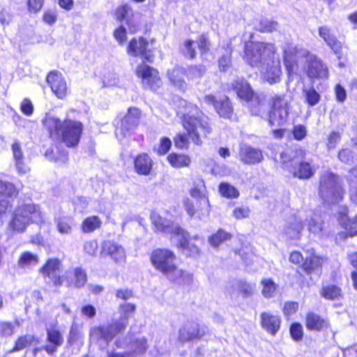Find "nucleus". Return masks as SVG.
<instances>
[{
	"label": "nucleus",
	"instance_id": "obj_1",
	"mask_svg": "<svg viewBox=\"0 0 357 357\" xmlns=\"http://www.w3.org/2000/svg\"><path fill=\"white\" fill-rule=\"evenodd\" d=\"M284 63L289 74V83L294 79L298 81L302 70L310 79H321L328 75V68L320 59L291 44L284 47Z\"/></svg>",
	"mask_w": 357,
	"mask_h": 357
},
{
	"label": "nucleus",
	"instance_id": "obj_2",
	"mask_svg": "<svg viewBox=\"0 0 357 357\" xmlns=\"http://www.w3.org/2000/svg\"><path fill=\"white\" fill-rule=\"evenodd\" d=\"M245 59L258 68L270 83L279 82L282 73L280 61L273 43L250 42L245 47Z\"/></svg>",
	"mask_w": 357,
	"mask_h": 357
},
{
	"label": "nucleus",
	"instance_id": "obj_3",
	"mask_svg": "<svg viewBox=\"0 0 357 357\" xmlns=\"http://www.w3.org/2000/svg\"><path fill=\"white\" fill-rule=\"evenodd\" d=\"M177 114L183 118V127L191 140L198 146L212 132L208 118L192 103L178 99Z\"/></svg>",
	"mask_w": 357,
	"mask_h": 357
},
{
	"label": "nucleus",
	"instance_id": "obj_4",
	"mask_svg": "<svg viewBox=\"0 0 357 357\" xmlns=\"http://www.w3.org/2000/svg\"><path fill=\"white\" fill-rule=\"evenodd\" d=\"M43 122L52 139H60L68 147L78 144L83 130L81 122L67 119L61 121L52 116H45Z\"/></svg>",
	"mask_w": 357,
	"mask_h": 357
},
{
	"label": "nucleus",
	"instance_id": "obj_5",
	"mask_svg": "<svg viewBox=\"0 0 357 357\" xmlns=\"http://www.w3.org/2000/svg\"><path fill=\"white\" fill-rule=\"evenodd\" d=\"M175 261V254L167 249L155 250L151 255V261L153 267L162 273L169 280L179 283L191 282L192 275L178 268Z\"/></svg>",
	"mask_w": 357,
	"mask_h": 357
},
{
	"label": "nucleus",
	"instance_id": "obj_6",
	"mask_svg": "<svg viewBox=\"0 0 357 357\" xmlns=\"http://www.w3.org/2000/svg\"><path fill=\"white\" fill-rule=\"evenodd\" d=\"M45 221V214L38 206L26 204L18 207L15 211L10 227L14 231L22 232L30 223L42 224Z\"/></svg>",
	"mask_w": 357,
	"mask_h": 357
},
{
	"label": "nucleus",
	"instance_id": "obj_7",
	"mask_svg": "<svg viewBox=\"0 0 357 357\" xmlns=\"http://www.w3.org/2000/svg\"><path fill=\"white\" fill-rule=\"evenodd\" d=\"M344 190L339 177L331 173L325 172L320 178L319 196L329 204L338 203L343 197Z\"/></svg>",
	"mask_w": 357,
	"mask_h": 357
},
{
	"label": "nucleus",
	"instance_id": "obj_8",
	"mask_svg": "<svg viewBox=\"0 0 357 357\" xmlns=\"http://www.w3.org/2000/svg\"><path fill=\"white\" fill-rule=\"evenodd\" d=\"M152 224L158 231L172 234L176 236H181L183 241H181V246H185L187 241V232L182 229L178 224L173 222L171 220L166 218L157 212H153L151 215Z\"/></svg>",
	"mask_w": 357,
	"mask_h": 357
},
{
	"label": "nucleus",
	"instance_id": "obj_9",
	"mask_svg": "<svg viewBox=\"0 0 357 357\" xmlns=\"http://www.w3.org/2000/svg\"><path fill=\"white\" fill-rule=\"evenodd\" d=\"M281 159L283 167L287 169L294 176L299 178H309L315 172V169L310 165L309 162H301L297 166V162L294 159H291L290 154L288 152H283L281 153Z\"/></svg>",
	"mask_w": 357,
	"mask_h": 357
},
{
	"label": "nucleus",
	"instance_id": "obj_10",
	"mask_svg": "<svg viewBox=\"0 0 357 357\" xmlns=\"http://www.w3.org/2000/svg\"><path fill=\"white\" fill-rule=\"evenodd\" d=\"M61 261L57 258H51L40 268L39 272L46 282L59 286L63 282V277L61 276Z\"/></svg>",
	"mask_w": 357,
	"mask_h": 357
},
{
	"label": "nucleus",
	"instance_id": "obj_11",
	"mask_svg": "<svg viewBox=\"0 0 357 357\" xmlns=\"http://www.w3.org/2000/svg\"><path fill=\"white\" fill-rule=\"evenodd\" d=\"M287 101L281 98L274 99L273 108L268 115V122L272 126H281L289 115Z\"/></svg>",
	"mask_w": 357,
	"mask_h": 357
},
{
	"label": "nucleus",
	"instance_id": "obj_12",
	"mask_svg": "<svg viewBox=\"0 0 357 357\" xmlns=\"http://www.w3.org/2000/svg\"><path fill=\"white\" fill-rule=\"evenodd\" d=\"M141 111L137 107H130L127 114L121 120V126L116 128V137H126L135 129L139 123Z\"/></svg>",
	"mask_w": 357,
	"mask_h": 357
},
{
	"label": "nucleus",
	"instance_id": "obj_13",
	"mask_svg": "<svg viewBox=\"0 0 357 357\" xmlns=\"http://www.w3.org/2000/svg\"><path fill=\"white\" fill-rule=\"evenodd\" d=\"M136 306L130 303L121 304L119 308L120 317L113 324V336L114 332L116 333L123 331L128 324V319L132 317L135 312Z\"/></svg>",
	"mask_w": 357,
	"mask_h": 357
},
{
	"label": "nucleus",
	"instance_id": "obj_14",
	"mask_svg": "<svg viewBox=\"0 0 357 357\" xmlns=\"http://www.w3.org/2000/svg\"><path fill=\"white\" fill-rule=\"evenodd\" d=\"M205 101L208 104L213 105L217 113L220 116L225 119H230L233 114V107L229 98L225 96H214L208 95L205 97Z\"/></svg>",
	"mask_w": 357,
	"mask_h": 357
},
{
	"label": "nucleus",
	"instance_id": "obj_15",
	"mask_svg": "<svg viewBox=\"0 0 357 357\" xmlns=\"http://www.w3.org/2000/svg\"><path fill=\"white\" fill-rule=\"evenodd\" d=\"M206 333V328H200L194 322H188L183 324L178 331V340L181 342H185L195 339H199Z\"/></svg>",
	"mask_w": 357,
	"mask_h": 357
},
{
	"label": "nucleus",
	"instance_id": "obj_16",
	"mask_svg": "<svg viewBox=\"0 0 357 357\" xmlns=\"http://www.w3.org/2000/svg\"><path fill=\"white\" fill-rule=\"evenodd\" d=\"M238 157L240 161L246 165H255L264 159L261 150L247 144L241 146Z\"/></svg>",
	"mask_w": 357,
	"mask_h": 357
},
{
	"label": "nucleus",
	"instance_id": "obj_17",
	"mask_svg": "<svg viewBox=\"0 0 357 357\" xmlns=\"http://www.w3.org/2000/svg\"><path fill=\"white\" fill-rule=\"evenodd\" d=\"M46 341L47 344L43 347V349L49 354L52 356L56 352L59 347L63 343V337L56 327L47 328Z\"/></svg>",
	"mask_w": 357,
	"mask_h": 357
},
{
	"label": "nucleus",
	"instance_id": "obj_18",
	"mask_svg": "<svg viewBox=\"0 0 357 357\" xmlns=\"http://www.w3.org/2000/svg\"><path fill=\"white\" fill-rule=\"evenodd\" d=\"M90 340L98 343L100 347L105 348L112 340V329L109 325L95 326L90 330Z\"/></svg>",
	"mask_w": 357,
	"mask_h": 357
},
{
	"label": "nucleus",
	"instance_id": "obj_19",
	"mask_svg": "<svg viewBox=\"0 0 357 357\" xmlns=\"http://www.w3.org/2000/svg\"><path fill=\"white\" fill-rule=\"evenodd\" d=\"M137 77H141L142 81L147 83L150 86H159L160 77L158 71L144 63L139 65L136 69Z\"/></svg>",
	"mask_w": 357,
	"mask_h": 357
},
{
	"label": "nucleus",
	"instance_id": "obj_20",
	"mask_svg": "<svg viewBox=\"0 0 357 357\" xmlns=\"http://www.w3.org/2000/svg\"><path fill=\"white\" fill-rule=\"evenodd\" d=\"M148 43L143 38H133L128 45V53L133 56L142 55L149 62L153 61V56L146 51Z\"/></svg>",
	"mask_w": 357,
	"mask_h": 357
},
{
	"label": "nucleus",
	"instance_id": "obj_21",
	"mask_svg": "<svg viewBox=\"0 0 357 357\" xmlns=\"http://www.w3.org/2000/svg\"><path fill=\"white\" fill-rule=\"evenodd\" d=\"M319 33L337 57L339 59L342 58L343 56L342 43L331 33L330 29L326 26H321L319 28Z\"/></svg>",
	"mask_w": 357,
	"mask_h": 357
},
{
	"label": "nucleus",
	"instance_id": "obj_22",
	"mask_svg": "<svg viewBox=\"0 0 357 357\" xmlns=\"http://www.w3.org/2000/svg\"><path fill=\"white\" fill-rule=\"evenodd\" d=\"M261 327L268 333L275 335L280 327V318L270 312H262L260 315Z\"/></svg>",
	"mask_w": 357,
	"mask_h": 357
},
{
	"label": "nucleus",
	"instance_id": "obj_23",
	"mask_svg": "<svg viewBox=\"0 0 357 357\" xmlns=\"http://www.w3.org/2000/svg\"><path fill=\"white\" fill-rule=\"evenodd\" d=\"M303 229V225L301 220L295 217L288 222L284 227L283 234L287 238L291 240L299 239L301 238Z\"/></svg>",
	"mask_w": 357,
	"mask_h": 357
},
{
	"label": "nucleus",
	"instance_id": "obj_24",
	"mask_svg": "<svg viewBox=\"0 0 357 357\" xmlns=\"http://www.w3.org/2000/svg\"><path fill=\"white\" fill-rule=\"evenodd\" d=\"M11 149L15 167L18 172L20 174H26L29 171V168L24 162V157L21 144L15 141L12 144Z\"/></svg>",
	"mask_w": 357,
	"mask_h": 357
},
{
	"label": "nucleus",
	"instance_id": "obj_25",
	"mask_svg": "<svg viewBox=\"0 0 357 357\" xmlns=\"http://www.w3.org/2000/svg\"><path fill=\"white\" fill-rule=\"evenodd\" d=\"M46 82L51 89H66L67 84L63 74L58 70L50 72L46 77Z\"/></svg>",
	"mask_w": 357,
	"mask_h": 357
},
{
	"label": "nucleus",
	"instance_id": "obj_26",
	"mask_svg": "<svg viewBox=\"0 0 357 357\" xmlns=\"http://www.w3.org/2000/svg\"><path fill=\"white\" fill-rule=\"evenodd\" d=\"M152 160L147 154L138 155L135 160V167L138 174L147 175L152 168Z\"/></svg>",
	"mask_w": 357,
	"mask_h": 357
},
{
	"label": "nucleus",
	"instance_id": "obj_27",
	"mask_svg": "<svg viewBox=\"0 0 357 357\" xmlns=\"http://www.w3.org/2000/svg\"><path fill=\"white\" fill-rule=\"evenodd\" d=\"M167 161L174 168L188 167L192 162L191 158L183 153H172L167 156Z\"/></svg>",
	"mask_w": 357,
	"mask_h": 357
},
{
	"label": "nucleus",
	"instance_id": "obj_28",
	"mask_svg": "<svg viewBox=\"0 0 357 357\" xmlns=\"http://www.w3.org/2000/svg\"><path fill=\"white\" fill-rule=\"evenodd\" d=\"M309 231L316 236L321 237L324 235V222L318 215H314L307 220Z\"/></svg>",
	"mask_w": 357,
	"mask_h": 357
},
{
	"label": "nucleus",
	"instance_id": "obj_29",
	"mask_svg": "<svg viewBox=\"0 0 357 357\" xmlns=\"http://www.w3.org/2000/svg\"><path fill=\"white\" fill-rule=\"evenodd\" d=\"M328 326V321L314 313H309L306 317V327L309 330L320 331Z\"/></svg>",
	"mask_w": 357,
	"mask_h": 357
},
{
	"label": "nucleus",
	"instance_id": "obj_30",
	"mask_svg": "<svg viewBox=\"0 0 357 357\" xmlns=\"http://www.w3.org/2000/svg\"><path fill=\"white\" fill-rule=\"evenodd\" d=\"M168 77L172 86L178 88H183L185 86L184 81V73L181 69L175 68L168 72Z\"/></svg>",
	"mask_w": 357,
	"mask_h": 357
},
{
	"label": "nucleus",
	"instance_id": "obj_31",
	"mask_svg": "<svg viewBox=\"0 0 357 357\" xmlns=\"http://www.w3.org/2000/svg\"><path fill=\"white\" fill-rule=\"evenodd\" d=\"M351 199L357 202V167L351 169L348 175Z\"/></svg>",
	"mask_w": 357,
	"mask_h": 357
},
{
	"label": "nucleus",
	"instance_id": "obj_32",
	"mask_svg": "<svg viewBox=\"0 0 357 357\" xmlns=\"http://www.w3.org/2000/svg\"><path fill=\"white\" fill-rule=\"evenodd\" d=\"M321 294L328 300H339L342 297L341 289L336 285H329L324 287Z\"/></svg>",
	"mask_w": 357,
	"mask_h": 357
},
{
	"label": "nucleus",
	"instance_id": "obj_33",
	"mask_svg": "<svg viewBox=\"0 0 357 357\" xmlns=\"http://www.w3.org/2000/svg\"><path fill=\"white\" fill-rule=\"evenodd\" d=\"M231 238V234L223 229H219L208 238V243L213 248H218L221 243Z\"/></svg>",
	"mask_w": 357,
	"mask_h": 357
},
{
	"label": "nucleus",
	"instance_id": "obj_34",
	"mask_svg": "<svg viewBox=\"0 0 357 357\" xmlns=\"http://www.w3.org/2000/svg\"><path fill=\"white\" fill-rule=\"evenodd\" d=\"M101 225V221L98 216L86 218L82 224V229L84 233L92 232L98 229Z\"/></svg>",
	"mask_w": 357,
	"mask_h": 357
},
{
	"label": "nucleus",
	"instance_id": "obj_35",
	"mask_svg": "<svg viewBox=\"0 0 357 357\" xmlns=\"http://www.w3.org/2000/svg\"><path fill=\"white\" fill-rule=\"evenodd\" d=\"M262 286L261 293L265 298H271L274 296L276 290L277 284L269 278L264 279L261 282Z\"/></svg>",
	"mask_w": 357,
	"mask_h": 357
},
{
	"label": "nucleus",
	"instance_id": "obj_36",
	"mask_svg": "<svg viewBox=\"0 0 357 357\" xmlns=\"http://www.w3.org/2000/svg\"><path fill=\"white\" fill-rule=\"evenodd\" d=\"M238 96L243 100L249 103L250 106H255L260 102L259 97L254 91H237Z\"/></svg>",
	"mask_w": 357,
	"mask_h": 357
},
{
	"label": "nucleus",
	"instance_id": "obj_37",
	"mask_svg": "<svg viewBox=\"0 0 357 357\" xmlns=\"http://www.w3.org/2000/svg\"><path fill=\"white\" fill-rule=\"evenodd\" d=\"M197 43L192 40H185L181 47L183 54L188 58L194 59L196 56Z\"/></svg>",
	"mask_w": 357,
	"mask_h": 357
},
{
	"label": "nucleus",
	"instance_id": "obj_38",
	"mask_svg": "<svg viewBox=\"0 0 357 357\" xmlns=\"http://www.w3.org/2000/svg\"><path fill=\"white\" fill-rule=\"evenodd\" d=\"M39 260L36 255L29 252H24L19 259V265L22 267H27L38 264Z\"/></svg>",
	"mask_w": 357,
	"mask_h": 357
},
{
	"label": "nucleus",
	"instance_id": "obj_39",
	"mask_svg": "<svg viewBox=\"0 0 357 357\" xmlns=\"http://www.w3.org/2000/svg\"><path fill=\"white\" fill-rule=\"evenodd\" d=\"M219 192L222 196L227 198H236L239 195V192L236 188L227 183L220 184Z\"/></svg>",
	"mask_w": 357,
	"mask_h": 357
},
{
	"label": "nucleus",
	"instance_id": "obj_40",
	"mask_svg": "<svg viewBox=\"0 0 357 357\" xmlns=\"http://www.w3.org/2000/svg\"><path fill=\"white\" fill-rule=\"evenodd\" d=\"M132 354H142L146 352L148 349L147 340L144 337L136 338L131 343Z\"/></svg>",
	"mask_w": 357,
	"mask_h": 357
},
{
	"label": "nucleus",
	"instance_id": "obj_41",
	"mask_svg": "<svg viewBox=\"0 0 357 357\" xmlns=\"http://www.w3.org/2000/svg\"><path fill=\"white\" fill-rule=\"evenodd\" d=\"M338 220L340 223L347 229L349 227H352L353 225H357V216L354 219H350L347 216V208L346 207H343L342 211L339 213Z\"/></svg>",
	"mask_w": 357,
	"mask_h": 357
},
{
	"label": "nucleus",
	"instance_id": "obj_42",
	"mask_svg": "<svg viewBox=\"0 0 357 357\" xmlns=\"http://www.w3.org/2000/svg\"><path fill=\"white\" fill-rule=\"evenodd\" d=\"M56 229L61 234H70L72 232V226L70 219L59 218L56 220Z\"/></svg>",
	"mask_w": 357,
	"mask_h": 357
},
{
	"label": "nucleus",
	"instance_id": "obj_43",
	"mask_svg": "<svg viewBox=\"0 0 357 357\" xmlns=\"http://www.w3.org/2000/svg\"><path fill=\"white\" fill-rule=\"evenodd\" d=\"M322 259L317 255H312L309 258H307L303 262L304 269L310 273L315 268L319 267L322 264Z\"/></svg>",
	"mask_w": 357,
	"mask_h": 357
},
{
	"label": "nucleus",
	"instance_id": "obj_44",
	"mask_svg": "<svg viewBox=\"0 0 357 357\" xmlns=\"http://www.w3.org/2000/svg\"><path fill=\"white\" fill-rule=\"evenodd\" d=\"M278 22L269 19H261L258 24L257 29L261 32H272L278 29Z\"/></svg>",
	"mask_w": 357,
	"mask_h": 357
},
{
	"label": "nucleus",
	"instance_id": "obj_45",
	"mask_svg": "<svg viewBox=\"0 0 357 357\" xmlns=\"http://www.w3.org/2000/svg\"><path fill=\"white\" fill-rule=\"evenodd\" d=\"M33 337L31 335H24L20 337L15 342V345L12 350H10V353L22 350L26 348L29 345L31 344L33 342Z\"/></svg>",
	"mask_w": 357,
	"mask_h": 357
},
{
	"label": "nucleus",
	"instance_id": "obj_46",
	"mask_svg": "<svg viewBox=\"0 0 357 357\" xmlns=\"http://www.w3.org/2000/svg\"><path fill=\"white\" fill-rule=\"evenodd\" d=\"M116 15L118 19L121 20H125L128 22L131 16L132 15V10L130 6L125 4L119 6L117 8Z\"/></svg>",
	"mask_w": 357,
	"mask_h": 357
},
{
	"label": "nucleus",
	"instance_id": "obj_47",
	"mask_svg": "<svg viewBox=\"0 0 357 357\" xmlns=\"http://www.w3.org/2000/svg\"><path fill=\"white\" fill-rule=\"evenodd\" d=\"M188 237H189V235L187 233V238H186L187 243L185 247L184 246L183 247L181 245V241H183V238L181 235L176 236L174 237V238H176V240L178 241V246L181 248L183 250H188L189 252L190 255H196L199 252V248L197 246L195 245L194 244L190 243L188 241Z\"/></svg>",
	"mask_w": 357,
	"mask_h": 357
},
{
	"label": "nucleus",
	"instance_id": "obj_48",
	"mask_svg": "<svg viewBox=\"0 0 357 357\" xmlns=\"http://www.w3.org/2000/svg\"><path fill=\"white\" fill-rule=\"evenodd\" d=\"M126 259L124 248L118 245H113V260L117 264H123Z\"/></svg>",
	"mask_w": 357,
	"mask_h": 357
},
{
	"label": "nucleus",
	"instance_id": "obj_49",
	"mask_svg": "<svg viewBox=\"0 0 357 357\" xmlns=\"http://www.w3.org/2000/svg\"><path fill=\"white\" fill-rule=\"evenodd\" d=\"M74 275L75 278V285L77 287H83L87 280L85 271L81 268H76L74 271Z\"/></svg>",
	"mask_w": 357,
	"mask_h": 357
},
{
	"label": "nucleus",
	"instance_id": "obj_50",
	"mask_svg": "<svg viewBox=\"0 0 357 357\" xmlns=\"http://www.w3.org/2000/svg\"><path fill=\"white\" fill-rule=\"evenodd\" d=\"M0 194L12 197L16 194V189L12 183L0 181Z\"/></svg>",
	"mask_w": 357,
	"mask_h": 357
},
{
	"label": "nucleus",
	"instance_id": "obj_51",
	"mask_svg": "<svg viewBox=\"0 0 357 357\" xmlns=\"http://www.w3.org/2000/svg\"><path fill=\"white\" fill-rule=\"evenodd\" d=\"M238 289L241 293H242L245 296H249L254 293L255 285L245 281H239Z\"/></svg>",
	"mask_w": 357,
	"mask_h": 357
},
{
	"label": "nucleus",
	"instance_id": "obj_52",
	"mask_svg": "<svg viewBox=\"0 0 357 357\" xmlns=\"http://www.w3.org/2000/svg\"><path fill=\"white\" fill-rule=\"evenodd\" d=\"M341 139V134L337 131H332L328 136L327 147L328 149L335 148L337 143Z\"/></svg>",
	"mask_w": 357,
	"mask_h": 357
},
{
	"label": "nucleus",
	"instance_id": "obj_53",
	"mask_svg": "<svg viewBox=\"0 0 357 357\" xmlns=\"http://www.w3.org/2000/svg\"><path fill=\"white\" fill-rule=\"evenodd\" d=\"M174 144L180 149H187L189 144L187 135L185 133L177 134L174 137Z\"/></svg>",
	"mask_w": 357,
	"mask_h": 357
},
{
	"label": "nucleus",
	"instance_id": "obj_54",
	"mask_svg": "<svg viewBox=\"0 0 357 357\" xmlns=\"http://www.w3.org/2000/svg\"><path fill=\"white\" fill-rule=\"evenodd\" d=\"M172 146V141L167 137H162L160 139V145L157 149L158 155H165L170 149Z\"/></svg>",
	"mask_w": 357,
	"mask_h": 357
},
{
	"label": "nucleus",
	"instance_id": "obj_55",
	"mask_svg": "<svg viewBox=\"0 0 357 357\" xmlns=\"http://www.w3.org/2000/svg\"><path fill=\"white\" fill-rule=\"evenodd\" d=\"M290 333L294 340H301L303 335L302 326L298 323L293 324L290 328Z\"/></svg>",
	"mask_w": 357,
	"mask_h": 357
},
{
	"label": "nucleus",
	"instance_id": "obj_56",
	"mask_svg": "<svg viewBox=\"0 0 357 357\" xmlns=\"http://www.w3.org/2000/svg\"><path fill=\"white\" fill-rule=\"evenodd\" d=\"M14 331V326L10 322H0V335L10 336Z\"/></svg>",
	"mask_w": 357,
	"mask_h": 357
},
{
	"label": "nucleus",
	"instance_id": "obj_57",
	"mask_svg": "<svg viewBox=\"0 0 357 357\" xmlns=\"http://www.w3.org/2000/svg\"><path fill=\"white\" fill-rule=\"evenodd\" d=\"M305 98L307 103L312 106L319 102L320 96L317 91H305Z\"/></svg>",
	"mask_w": 357,
	"mask_h": 357
},
{
	"label": "nucleus",
	"instance_id": "obj_58",
	"mask_svg": "<svg viewBox=\"0 0 357 357\" xmlns=\"http://www.w3.org/2000/svg\"><path fill=\"white\" fill-rule=\"evenodd\" d=\"M44 0H28V10L31 13H37L42 8Z\"/></svg>",
	"mask_w": 357,
	"mask_h": 357
},
{
	"label": "nucleus",
	"instance_id": "obj_59",
	"mask_svg": "<svg viewBox=\"0 0 357 357\" xmlns=\"http://www.w3.org/2000/svg\"><path fill=\"white\" fill-rule=\"evenodd\" d=\"M339 159L344 163H349L354 159V154L352 151L348 149H344L339 152Z\"/></svg>",
	"mask_w": 357,
	"mask_h": 357
},
{
	"label": "nucleus",
	"instance_id": "obj_60",
	"mask_svg": "<svg viewBox=\"0 0 357 357\" xmlns=\"http://www.w3.org/2000/svg\"><path fill=\"white\" fill-rule=\"evenodd\" d=\"M250 209L248 206L236 207L233 211V215L236 219H242L249 215Z\"/></svg>",
	"mask_w": 357,
	"mask_h": 357
},
{
	"label": "nucleus",
	"instance_id": "obj_61",
	"mask_svg": "<svg viewBox=\"0 0 357 357\" xmlns=\"http://www.w3.org/2000/svg\"><path fill=\"white\" fill-rule=\"evenodd\" d=\"M202 54L205 53L209 50L210 42L208 39L204 35L199 38L197 45Z\"/></svg>",
	"mask_w": 357,
	"mask_h": 357
},
{
	"label": "nucleus",
	"instance_id": "obj_62",
	"mask_svg": "<svg viewBox=\"0 0 357 357\" xmlns=\"http://www.w3.org/2000/svg\"><path fill=\"white\" fill-rule=\"evenodd\" d=\"M43 20L45 23L52 25L57 20V13L55 10H49L43 14Z\"/></svg>",
	"mask_w": 357,
	"mask_h": 357
},
{
	"label": "nucleus",
	"instance_id": "obj_63",
	"mask_svg": "<svg viewBox=\"0 0 357 357\" xmlns=\"http://www.w3.org/2000/svg\"><path fill=\"white\" fill-rule=\"evenodd\" d=\"M84 250L88 255L91 256L95 255L98 250L97 242L95 241H86L84 245Z\"/></svg>",
	"mask_w": 357,
	"mask_h": 357
},
{
	"label": "nucleus",
	"instance_id": "obj_64",
	"mask_svg": "<svg viewBox=\"0 0 357 357\" xmlns=\"http://www.w3.org/2000/svg\"><path fill=\"white\" fill-rule=\"evenodd\" d=\"M346 87H349L352 89L357 88V79L355 78L347 79V83L343 81H341L338 83L335 89H344Z\"/></svg>",
	"mask_w": 357,
	"mask_h": 357
}]
</instances>
